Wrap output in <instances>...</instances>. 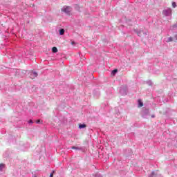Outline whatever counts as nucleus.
<instances>
[{"label": "nucleus", "mask_w": 177, "mask_h": 177, "mask_svg": "<svg viewBox=\"0 0 177 177\" xmlns=\"http://www.w3.org/2000/svg\"><path fill=\"white\" fill-rule=\"evenodd\" d=\"M170 138H169V140H171V145L175 146V142H177V133L176 132L172 131L169 134Z\"/></svg>", "instance_id": "nucleus-1"}, {"label": "nucleus", "mask_w": 177, "mask_h": 177, "mask_svg": "<svg viewBox=\"0 0 177 177\" xmlns=\"http://www.w3.org/2000/svg\"><path fill=\"white\" fill-rule=\"evenodd\" d=\"M162 15L163 16H166V17L171 16L172 15V10L170 8L164 9L162 11Z\"/></svg>", "instance_id": "nucleus-2"}, {"label": "nucleus", "mask_w": 177, "mask_h": 177, "mask_svg": "<svg viewBox=\"0 0 177 177\" xmlns=\"http://www.w3.org/2000/svg\"><path fill=\"white\" fill-rule=\"evenodd\" d=\"M127 92H128V87L127 86H124L120 88V93L122 96H125V95H127Z\"/></svg>", "instance_id": "nucleus-3"}, {"label": "nucleus", "mask_w": 177, "mask_h": 177, "mask_svg": "<svg viewBox=\"0 0 177 177\" xmlns=\"http://www.w3.org/2000/svg\"><path fill=\"white\" fill-rule=\"evenodd\" d=\"M62 12H64V13H66V15H70V13L71 12V7L64 6L62 8Z\"/></svg>", "instance_id": "nucleus-4"}, {"label": "nucleus", "mask_w": 177, "mask_h": 177, "mask_svg": "<svg viewBox=\"0 0 177 177\" xmlns=\"http://www.w3.org/2000/svg\"><path fill=\"white\" fill-rule=\"evenodd\" d=\"M148 177H161V174L158 173V170L152 171Z\"/></svg>", "instance_id": "nucleus-5"}, {"label": "nucleus", "mask_w": 177, "mask_h": 177, "mask_svg": "<svg viewBox=\"0 0 177 177\" xmlns=\"http://www.w3.org/2000/svg\"><path fill=\"white\" fill-rule=\"evenodd\" d=\"M149 109H145L142 111V115L143 118H146L147 117V115H149Z\"/></svg>", "instance_id": "nucleus-6"}, {"label": "nucleus", "mask_w": 177, "mask_h": 177, "mask_svg": "<svg viewBox=\"0 0 177 177\" xmlns=\"http://www.w3.org/2000/svg\"><path fill=\"white\" fill-rule=\"evenodd\" d=\"M38 77V73L37 72L32 71L30 74V78L34 80V78H37Z\"/></svg>", "instance_id": "nucleus-7"}, {"label": "nucleus", "mask_w": 177, "mask_h": 177, "mask_svg": "<svg viewBox=\"0 0 177 177\" xmlns=\"http://www.w3.org/2000/svg\"><path fill=\"white\" fill-rule=\"evenodd\" d=\"M134 32L138 35V37H141L140 34L143 32V30H139L138 29H134Z\"/></svg>", "instance_id": "nucleus-8"}, {"label": "nucleus", "mask_w": 177, "mask_h": 177, "mask_svg": "<svg viewBox=\"0 0 177 177\" xmlns=\"http://www.w3.org/2000/svg\"><path fill=\"white\" fill-rule=\"evenodd\" d=\"M138 107H143V102H142V100H138Z\"/></svg>", "instance_id": "nucleus-9"}, {"label": "nucleus", "mask_w": 177, "mask_h": 177, "mask_svg": "<svg viewBox=\"0 0 177 177\" xmlns=\"http://www.w3.org/2000/svg\"><path fill=\"white\" fill-rule=\"evenodd\" d=\"M80 129H84V128H86V124H79Z\"/></svg>", "instance_id": "nucleus-10"}, {"label": "nucleus", "mask_w": 177, "mask_h": 177, "mask_svg": "<svg viewBox=\"0 0 177 177\" xmlns=\"http://www.w3.org/2000/svg\"><path fill=\"white\" fill-rule=\"evenodd\" d=\"M57 51H58V50H57V47H53V48H52V52H53V53H57Z\"/></svg>", "instance_id": "nucleus-11"}, {"label": "nucleus", "mask_w": 177, "mask_h": 177, "mask_svg": "<svg viewBox=\"0 0 177 177\" xmlns=\"http://www.w3.org/2000/svg\"><path fill=\"white\" fill-rule=\"evenodd\" d=\"M3 168H5V164L1 163L0 164V172H2Z\"/></svg>", "instance_id": "nucleus-12"}, {"label": "nucleus", "mask_w": 177, "mask_h": 177, "mask_svg": "<svg viewBox=\"0 0 177 177\" xmlns=\"http://www.w3.org/2000/svg\"><path fill=\"white\" fill-rule=\"evenodd\" d=\"M59 35H64V28L59 29Z\"/></svg>", "instance_id": "nucleus-13"}, {"label": "nucleus", "mask_w": 177, "mask_h": 177, "mask_svg": "<svg viewBox=\"0 0 177 177\" xmlns=\"http://www.w3.org/2000/svg\"><path fill=\"white\" fill-rule=\"evenodd\" d=\"M118 71V70L114 69V70L112 71L111 74L113 75H115V74H117Z\"/></svg>", "instance_id": "nucleus-14"}, {"label": "nucleus", "mask_w": 177, "mask_h": 177, "mask_svg": "<svg viewBox=\"0 0 177 177\" xmlns=\"http://www.w3.org/2000/svg\"><path fill=\"white\" fill-rule=\"evenodd\" d=\"M71 149L73 150H81V148H80L78 147H72Z\"/></svg>", "instance_id": "nucleus-15"}, {"label": "nucleus", "mask_w": 177, "mask_h": 177, "mask_svg": "<svg viewBox=\"0 0 177 177\" xmlns=\"http://www.w3.org/2000/svg\"><path fill=\"white\" fill-rule=\"evenodd\" d=\"M172 41H174V38L173 37H169L167 39V42H172Z\"/></svg>", "instance_id": "nucleus-16"}, {"label": "nucleus", "mask_w": 177, "mask_h": 177, "mask_svg": "<svg viewBox=\"0 0 177 177\" xmlns=\"http://www.w3.org/2000/svg\"><path fill=\"white\" fill-rule=\"evenodd\" d=\"M173 39L175 42H176V41H177V34L174 35V37H173Z\"/></svg>", "instance_id": "nucleus-17"}, {"label": "nucleus", "mask_w": 177, "mask_h": 177, "mask_svg": "<svg viewBox=\"0 0 177 177\" xmlns=\"http://www.w3.org/2000/svg\"><path fill=\"white\" fill-rule=\"evenodd\" d=\"M172 6H173V8H176V2L173 1L172 2Z\"/></svg>", "instance_id": "nucleus-18"}, {"label": "nucleus", "mask_w": 177, "mask_h": 177, "mask_svg": "<svg viewBox=\"0 0 177 177\" xmlns=\"http://www.w3.org/2000/svg\"><path fill=\"white\" fill-rule=\"evenodd\" d=\"M147 84H148V85H149V86H151V85H152V82H151V80L147 82Z\"/></svg>", "instance_id": "nucleus-19"}, {"label": "nucleus", "mask_w": 177, "mask_h": 177, "mask_svg": "<svg viewBox=\"0 0 177 177\" xmlns=\"http://www.w3.org/2000/svg\"><path fill=\"white\" fill-rule=\"evenodd\" d=\"M95 177H103L100 174L97 173Z\"/></svg>", "instance_id": "nucleus-20"}, {"label": "nucleus", "mask_w": 177, "mask_h": 177, "mask_svg": "<svg viewBox=\"0 0 177 177\" xmlns=\"http://www.w3.org/2000/svg\"><path fill=\"white\" fill-rule=\"evenodd\" d=\"M36 124H42V122H41V120H37L36 121Z\"/></svg>", "instance_id": "nucleus-21"}, {"label": "nucleus", "mask_w": 177, "mask_h": 177, "mask_svg": "<svg viewBox=\"0 0 177 177\" xmlns=\"http://www.w3.org/2000/svg\"><path fill=\"white\" fill-rule=\"evenodd\" d=\"M28 122V124H34V122H32V120H29Z\"/></svg>", "instance_id": "nucleus-22"}, {"label": "nucleus", "mask_w": 177, "mask_h": 177, "mask_svg": "<svg viewBox=\"0 0 177 177\" xmlns=\"http://www.w3.org/2000/svg\"><path fill=\"white\" fill-rule=\"evenodd\" d=\"M55 173V171H53L50 174V177H53V174Z\"/></svg>", "instance_id": "nucleus-23"}, {"label": "nucleus", "mask_w": 177, "mask_h": 177, "mask_svg": "<svg viewBox=\"0 0 177 177\" xmlns=\"http://www.w3.org/2000/svg\"><path fill=\"white\" fill-rule=\"evenodd\" d=\"M173 28L175 29V28H177V24H175L173 26Z\"/></svg>", "instance_id": "nucleus-24"}, {"label": "nucleus", "mask_w": 177, "mask_h": 177, "mask_svg": "<svg viewBox=\"0 0 177 177\" xmlns=\"http://www.w3.org/2000/svg\"><path fill=\"white\" fill-rule=\"evenodd\" d=\"M142 33L144 34V35H147V32H146L142 31Z\"/></svg>", "instance_id": "nucleus-25"}, {"label": "nucleus", "mask_w": 177, "mask_h": 177, "mask_svg": "<svg viewBox=\"0 0 177 177\" xmlns=\"http://www.w3.org/2000/svg\"><path fill=\"white\" fill-rule=\"evenodd\" d=\"M154 117H155L154 115H151V118H154Z\"/></svg>", "instance_id": "nucleus-26"}, {"label": "nucleus", "mask_w": 177, "mask_h": 177, "mask_svg": "<svg viewBox=\"0 0 177 177\" xmlns=\"http://www.w3.org/2000/svg\"><path fill=\"white\" fill-rule=\"evenodd\" d=\"M171 93H169V96H171Z\"/></svg>", "instance_id": "nucleus-27"}, {"label": "nucleus", "mask_w": 177, "mask_h": 177, "mask_svg": "<svg viewBox=\"0 0 177 177\" xmlns=\"http://www.w3.org/2000/svg\"><path fill=\"white\" fill-rule=\"evenodd\" d=\"M168 143H171V141L169 140V141H168Z\"/></svg>", "instance_id": "nucleus-28"}, {"label": "nucleus", "mask_w": 177, "mask_h": 177, "mask_svg": "<svg viewBox=\"0 0 177 177\" xmlns=\"http://www.w3.org/2000/svg\"><path fill=\"white\" fill-rule=\"evenodd\" d=\"M163 135H165V132L163 133Z\"/></svg>", "instance_id": "nucleus-29"}]
</instances>
